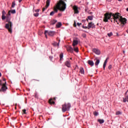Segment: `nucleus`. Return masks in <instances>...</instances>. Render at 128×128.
Instances as JSON below:
<instances>
[{
  "label": "nucleus",
  "instance_id": "f257e3e1",
  "mask_svg": "<svg viewBox=\"0 0 128 128\" xmlns=\"http://www.w3.org/2000/svg\"><path fill=\"white\" fill-rule=\"evenodd\" d=\"M108 20H111V22H120V26L124 27V25L126 24V19L120 16L119 12L112 14V12H106L104 14V18H103V22H107Z\"/></svg>",
  "mask_w": 128,
  "mask_h": 128
},
{
  "label": "nucleus",
  "instance_id": "f03ea898",
  "mask_svg": "<svg viewBox=\"0 0 128 128\" xmlns=\"http://www.w3.org/2000/svg\"><path fill=\"white\" fill-rule=\"evenodd\" d=\"M65 2L66 0H60L56 4V6H54V10L50 13V16H53L55 13L58 12V10L60 12H64L66 10V4Z\"/></svg>",
  "mask_w": 128,
  "mask_h": 128
},
{
  "label": "nucleus",
  "instance_id": "7ed1b4c3",
  "mask_svg": "<svg viewBox=\"0 0 128 128\" xmlns=\"http://www.w3.org/2000/svg\"><path fill=\"white\" fill-rule=\"evenodd\" d=\"M10 14H6V22H8V24H6V28L8 30V32H10V34H12V24L10 21Z\"/></svg>",
  "mask_w": 128,
  "mask_h": 128
},
{
  "label": "nucleus",
  "instance_id": "20e7f679",
  "mask_svg": "<svg viewBox=\"0 0 128 128\" xmlns=\"http://www.w3.org/2000/svg\"><path fill=\"white\" fill-rule=\"evenodd\" d=\"M70 108H71V104L70 103L65 104L62 105V112H65L66 111H69Z\"/></svg>",
  "mask_w": 128,
  "mask_h": 128
},
{
  "label": "nucleus",
  "instance_id": "39448f33",
  "mask_svg": "<svg viewBox=\"0 0 128 128\" xmlns=\"http://www.w3.org/2000/svg\"><path fill=\"white\" fill-rule=\"evenodd\" d=\"M6 84V82H4V83L3 84H0V86H2L1 89H0V92H4L8 90V87Z\"/></svg>",
  "mask_w": 128,
  "mask_h": 128
},
{
  "label": "nucleus",
  "instance_id": "423d86ee",
  "mask_svg": "<svg viewBox=\"0 0 128 128\" xmlns=\"http://www.w3.org/2000/svg\"><path fill=\"white\" fill-rule=\"evenodd\" d=\"M46 34H48V36H54V31H50L49 32H48V30L44 31V34L46 35Z\"/></svg>",
  "mask_w": 128,
  "mask_h": 128
},
{
  "label": "nucleus",
  "instance_id": "0eeeda50",
  "mask_svg": "<svg viewBox=\"0 0 128 128\" xmlns=\"http://www.w3.org/2000/svg\"><path fill=\"white\" fill-rule=\"evenodd\" d=\"M51 0H46V7L45 8H43L42 11L43 12H44V10H46V8H48L49 6L50 5V2Z\"/></svg>",
  "mask_w": 128,
  "mask_h": 128
},
{
  "label": "nucleus",
  "instance_id": "6e6552de",
  "mask_svg": "<svg viewBox=\"0 0 128 128\" xmlns=\"http://www.w3.org/2000/svg\"><path fill=\"white\" fill-rule=\"evenodd\" d=\"M92 52L97 55H99L100 54L99 49L98 48L92 49Z\"/></svg>",
  "mask_w": 128,
  "mask_h": 128
},
{
  "label": "nucleus",
  "instance_id": "1a4fd4ad",
  "mask_svg": "<svg viewBox=\"0 0 128 128\" xmlns=\"http://www.w3.org/2000/svg\"><path fill=\"white\" fill-rule=\"evenodd\" d=\"M88 30L90 29V28H96V26H94V24L92 22H91L88 23Z\"/></svg>",
  "mask_w": 128,
  "mask_h": 128
},
{
  "label": "nucleus",
  "instance_id": "9d476101",
  "mask_svg": "<svg viewBox=\"0 0 128 128\" xmlns=\"http://www.w3.org/2000/svg\"><path fill=\"white\" fill-rule=\"evenodd\" d=\"M72 9L74 11V14H78V7L76 6H74L72 7Z\"/></svg>",
  "mask_w": 128,
  "mask_h": 128
},
{
  "label": "nucleus",
  "instance_id": "9b49d317",
  "mask_svg": "<svg viewBox=\"0 0 128 128\" xmlns=\"http://www.w3.org/2000/svg\"><path fill=\"white\" fill-rule=\"evenodd\" d=\"M77 44H78V38H76L74 40V41L72 42V46H75Z\"/></svg>",
  "mask_w": 128,
  "mask_h": 128
},
{
  "label": "nucleus",
  "instance_id": "f8f14e48",
  "mask_svg": "<svg viewBox=\"0 0 128 128\" xmlns=\"http://www.w3.org/2000/svg\"><path fill=\"white\" fill-rule=\"evenodd\" d=\"M56 99V98L55 97L54 98V99L52 98H50V99L48 101V102H49V104H54V102L52 101V100H55Z\"/></svg>",
  "mask_w": 128,
  "mask_h": 128
},
{
  "label": "nucleus",
  "instance_id": "ddd939ff",
  "mask_svg": "<svg viewBox=\"0 0 128 128\" xmlns=\"http://www.w3.org/2000/svg\"><path fill=\"white\" fill-rule=\"evenodd\" d=\"M66 50L68 52H74V49L72 48L71 46H68L66 47Z\"/></svg>",
  "mask_w": 128,
  "mask_h": 128
},
{
  "label": "nucleus",
  "instance_id": "4468645a",
  "mask_svg": "<svg viewBox=\"0 0 128 128\" xmlns=\"http://www.w3.org/2000/svg\"><path fill=\"white\" fill-rule=\"evenodd\" d=\"M65 66H66V67H68V68L71 67V64H70V60L66 61Z\"/></svg>",
  "mask_w": 128,
  "mask_h": 128
},
{
  "label": "nucleus",
  "instance_id": "2eb2a0df",
  "mask_svg": "<svg viewBox=\"0 0 128 128\" xmlns=\"http://www.w3.org/2000/svg\"><path fill=\"white\" fill-rule=\"evenodd\" d=\"M6 14V13L4 10H3V11H2V20H6V16H5Z\"/></svg>",
  "mask_w": 128,
  "mask_h": 128
},
{
  "label": "nucleus",
  "instance_id": "dca6fc26",
  "mask_svg": "<svg viewBox=\"0 0 128 128\" xmlns=\"http://www.w3.org/2000/svg\"><path fill=\"white\" fill-rule=\"evenodd\" d=\"M88 64H89V66H94V65H95V64L94 63V62H92V60H88Z\"/></svg>",
  "mask_w": 128,
  "mask_h": 128
},
{
  "label": "nucleus",
  "instance_id": "f3484780",
  "mask_svg": "<svg viewBox=\"0 0 128 128\" xmlns=\"http://www.w3.org/2000/svg\"><path fill=\"white\" fill-rule=\"evenodd\" d=\"M108 58H106L105 61L104 62V64H103V69L105 70V68H106V63L108 62Z\"/></svg>",
  "mask_w": 128,
  "mask_h": 128
},
{
  "label": "nucleus",
  "instance_id": "a211bd4d",
  "mask_svg": "<svg viewBox=\"0 0 128 128\" xmlns=\"http://www.w3.org/2000/svg\"><path fill=\"white\" fill-rule=\"evenodd\" d=\"M10 13L14 14L16 13V11L15 10H10L8 12V13H7V14L10 15Z\"/></svg>",
  "mask_w": 128,
  "mask_h": 128
},
{
  "label": "nucleus",
  "instance_id": "6ab92c4d",
  "mask_svg": "<svg viewBox=\"0 0 128 128\" xmlns=\"http://www.w3.org/2000/svg\"><path fill=\"white\" fill-rule=\"evenodd\" d=\"M95 61V66H98V65H99V63H100V60L99 59H97V58L94 59Z\"/></svg>",
  "mask_w": 128,
  "mask_h": 128
},
{
  "label": "nucleus",
  "instance_id": "aec40b11",
  "mask_svg": "<svg viewBox=\"0 0 128 128\" xmlns=\"http://www.w3.org/2000/svg\"><path fill=\"white\" fill-rule=\"evenodd\" d=\"M60 40H58V42L57 43L56 42H54V43H52V46H54V47H56V46H58V44H60Z\"/></svg>",
  "mask_w": 128,
  "mask_h": 128
},
{
  "label": "nucleus",
  "instance_id": "412c9836",
  "mask_svg": "<svg viewBox=\"0 0 128 128\" xmlns=\"http://www.w3.org/2000/svg\"><path fill=\"white\" fill-rule=\"evenodd\" d=\"M128 102V96H125V98H123V102Z\"/></svg>",
  "mask_w": 128,
  "mask_h": 128
},
{
  "label": "nucleus",
  "instance_id": "4be33fe9",
  "mask_svg": "<svg viewBox=\"0 0 128 128\" xmlns=\"http://www.w3.org/2000/svg\"><path fill=\"white\" fill-rule=\"evenodd\" d=\"M97 121L99 122L100 124H102L104 123V120L102 119H98Z\"/></svg>",
  "mask_w": 128,
  "mask_h": 128
},
{
  "label": "nucleus",
  "instance_id": "5701e85b",
  "mask_svg": "<svg viewBox=\"0 0 128 128\" xmlns=\"http://www.w3.org/2000/svg\"><path fill=\"white\" fill-rule=\"evenodd\" d=\"M62 26V22H58L57 24H56V28H60Z\"/></svg>",
  "mask_w": 128,
  "mask_h": 128
},
{
  "label": "nucleus",
  "instance_id": "b1692460",
  "mask_svg": "<svg viewBox=\"0 0 128 128\" xmlns=\"http://www.w3.org/2000/svg\"><path fill=\"white\" fill-rule=\"evenodd\" d=\"M80 74H84V70L82 68H80Z\"/></svg>",
  "mask_w": 128,
  "mask_h": 128
},
{
  "label": "nucleus",
  "instance_id": "393cba45",
  "mask_svg": "<svg viewBox=\"0 0 128 128\" xmlns=\"http://www.w3.org/2000/svg\"><path fill=\"white\" fill-rule=\"evenodd\" d=\"M122 114V112H120V111H118V112H116V116H119V115H120Z\"/></svg>",
  "mask_w": 128,
  "mask_h": 128
},
{
  "label": "nucleus",
  "instance_id": "a878e982",
  "mask_svg": "<svg viewBox=\"0 0 128 128\" xmlns=\"http://www.w3.org/2000/svg\"><path fill=\"white\" fill-rule=\"evenodd\" d=\"M56 22H57V20H54L52 21L51 22V24L54 25Z\"/></svg>",
  "mask_w": 128,
  "mask_h": 128
},
{
  "label": "nucleus",
  "instance_id": "bb28decb",
  "mask_svg": "<svg viewBox=\"0 0 128 128\" xmlns=\"http://www.w3.org/2000/svg\"><path fill=\"white\" fill-rule=\"evenodd\" d=\"M74 50L75 52H78V47H74Z\"/></svg>",
  "mask_w": 128,
  "mask_h": 128
},
{
  "label": "nucleus",
  "instance_id": "cd10ccee",
  "mask_svg": "<svg viewBox=\"0 0 128 128\" xmlns=\"http://www.w3.org/2000/svg\"><path fill=\"white\" fill-rule=\"evenodd\" d=\"M60 60H62L63 58V53H61L60 54Z\"/></svg>",
  "mask_w": 128,
  "mask_h": 128
},
{
  "label": "nucleus",
  "instance_id": "c85d7f7f",
  "mask_svg": "<svg viewBox=\"0 0 128 128\" xmlns=\"http://www.w3.org/2000/svg\"><path fill=\"white\" fill-rule=\"evenodd\" d=\"M88 20H92V16H88Z\"/></svg>",
  "mask_w": 128,
  "mask_h": 128
},
{
  "label": "nucleus",
  "instance_id": "c756f323",
  "mask_svg": "<svg viewBox=\"0 0 128 128\" xmlns=\"http://www.w3.org/2000/svg\"><path fill=\"white\" fill-rule=\"evenodd\" d=\"M94 116H98V115H99V114L98 112H94Z\"/></svg>",
  "mask_w": 128,
  "mask_h": 128
},
{
  "label": "nucleus",
  "instance_id": "7c9ffc66",
  "mask_svg": "<svg viewBox=\"0 0 128 128\" xmlns=\"http://www.w3.org/2000/svg\"><path fill=\"white\" fill-rule=\"evenodd\" d=\"M22 112H23V113H22V114H26V110L24 109V110H22Z\"/></svg>",
  "mask_w": 128,
  "mask_h": 128
},
{
  "label": "nucleus",
  "instance_id": "2f4dec72",
  "mask_svg": "<svg viewBox=\"0 0 128 128\" xmlns=\"http://www.w3.org/2000/svg\"><path fill=\"white\" fill-rule=\"evenodd\" d=\"M112 36V32H110L108 34V37H111Z\"/></svg>",
  "mask_w": 128,
  "mask_h": 128
},
{
  "label": "nucleus",
  "instance_id": "473e14b6",
  "mask_svg": "<svg viewBox=\"0 0 128 128\" xmlns=\"http://www.w3.org/2000/svg\"><path fill=\"white\" fill-rule=\"evenodd\" d=\"M38 14H39L38 13H35V14H34V16L35 17H37V16H38Z\"/></svg>",
  "mask_w": 128,
  "mask_h": 128
},
{
  "label": "nucleus",
  "instance_id": "72a5a7b5",
  "mask_svg": "<svg viewBox=\"0 0 128 128\" xmlns=\"http://www.w3.org/2000/svg\"><path fill=\"white\" fill-rule=\"evenodd\" d=\"M15 6V3L14 2H12V8H14Z\"/></svg>",
  "mask_w": 128,
  "mask_h": 128
},
{
  "label": "nucleus",
  "instance_id": "f704fd0d",
  "mask_svg": "<svg viewBox=\"0 0 128 128\" xmlns=\"http://www.w3.org/2000/svg\"><path fill=\"white\" fill-rule=\"evenodd\" d=\"M82 28H84V29H88V26H82Z\"/></svg>",
  "mask_w": 128,
  "mask_h": 128
},
{
  "label": "nucleus",
  "instance_id": "c9c22d12",
  "mask_svg": "<svg viewBox=\"0 0 128 128\" xmlns=\"http://www.w3.org/2000/svg\"><path fill=\"white\" fill-rule=\"evenodd\" d=\"M82 25V23H77V26H80Z\"/></svg>",
  "mask_w": 128,
  "mask_h": 128
},
{
  "label": "nucleus",
  "instance_id": "e433bc0d",
  "mask_svg": "<svg viewBox=\"0 0 128 128\" xmlns=\"http://www.w3.org/2000/svg\"><path fill=\"white\" fill-rule=\"evenodd\" d=\"M112 65L109 66H108V69H109V70H110V69H112Z\"/></svg>",
  "mask_w": 128,
  "mask_h": 128
},
{
  "label": "nucleus",
  "instance_id": "4c0bfd02",
  "mask_svg": "<svg viewBox=\"0 0 128 128\" xmlns=\"http://www.w3.org/2000/svg\"><path fill=\"white\" fill-rule=\"evenodd\" d=\"M74 27L76 28V21H74Z\"/></svg>",
  "mask_w": 128,
  "mask_h": 128
},
{
  "label": "nucleus",
  "instance_id": "58836bf2",
  "mask_svg": "<svg viewBox=\"0 0 128 128\" xmlns=\"http://www.w3.org/2000/svg\"><path fill=\"white\" fill-rule=\"evenodd\" d=\"M40 12V10L38 9L35 10V12Z\"/></svg>",
  "mask_w": 128,
  "mask_h": 128
},
{
  "label": "nucleus",
  "instance_id": "ea45409f",
  "mask_svg": "<svg viewBox=\"0 0 128 128\" xmlns=\"http://www.w3.org/2000/svg\"><path fill=\"white\" fill-rule=\"evenodd\" d=\"M111 1H112V0H106V2H111Z\"/></svg>",
  "mask_w": 128,
  "mask_h": 128
},
{
  "label": "nucleus",
  "instance_id": "a19ab883",
  "mask_svg": "<svg viewBox=\"0 0 128 128\" xmlns=\"http://www.w3.org/2000/svg\"><path fill=\"white\" fill-rule=\"evenodd\" d=\"M35 98H38V94H35Z\"/></svg>",
  "mask_w": 128,
  "mask_h": 128
},
{
  "label": "nucleus",
  "instance_id": "79ce46f5",
  "mask_svg": "<svg viewBox=\"0 0 128 128\" xmlns=\"http://www.w3.org/2000/svg\"><path fill=\"white\" fill-rule=\"evenodd\" d=\"M58 16H62V14H58Z\"/></svg>",
  "mask_w": 128,
  "mask_h": 128
},
{
  "label": "nucleus",
  "instance_id": "37998d69",
  "mask_svg": "<svg viewBox=\"0 0 128 128\" xmlns=\"http://www.w3.org/2000/svg\"><path fill=\"white\" fill-rule=\"evenodd\" d=\"M22 0H18V2L20 3Z\"/></svg>",
  "mask_w": 128,
  "mask_h": 128
},
{
  "label": "nucleus",
  "instance_id": "c03bdc74",
  "mask_svg": "<svg viewBox=\"0 0 128 128\" xmlns=\"http://www.w3.org/2000/svg\"><path fill=\"white\" fill-rule=\"evenodd\" d=\"M3 81L6 82V78H3Z\"/></svg>",
  "mask_w": 128,
  "mask_h": 128
},
{
  "label": "nucleus",
  "instance_id": "a18cd8bd",
  "mask_svg": "<svg viewBox=\"0 0 128 128\" xmlns=\"http://www.w3.org/2000/svg\"><path fill=\"white\" fill-rule=\"evenodd\" d=\"M44 36H46V38H48V36H46V34H44Z\"/></svg>",
  "mask_w": 128,
  "mask_h": 128
},
{
  "label": "nucleus",
  "instance_id": "49530a36",
  "mask_svg": "<svg viewBox=\"0 0 128 128\" xmlns=\"http://www.w3.org/2000/svg\"><path fill=\"white\" fill-rule=\"evenodd\" d=\"M126 12H128V8H126Z\"/></svg>",
  "mask_w": 128,
  "mask_h": 128
},
{
  "label": "nucleus",
  "instance_id": "de8ad7c7",
  "mask_svg": "<svg viewBox=\"0 0 128 128\" xmlns=\"http://www.w3.org/2000/svg\"><path fill=\"white\" fill-rule=\"evenodd\" d=\"M118 0V1H119V2H122V0Z\"/></svg>",
  "mask_w": 128,
  "mask_h": 128
},
{
  "label": "nucleus",
  "instance_id": "09e8293b",
  "mask_svg": "<svg viewBox=\"0 0 128 128\" xmlns=\"http://www.w3.org/2000/svg\"><path fill=\"white\" fill-rule=\"evenodd\" d=\"M126 93H128V91L125 93V95H126Z\"/></svg>",
  "mask_w": 128,
  "mask_h": 128
},
{
  "label": "nucleus",
  "instance_id": "8fccbe9b",
  "mask_svg": "<svg viewBox=\"0 0 128 128\" xmlns=\"http://www.w3.org/2000/svg\"><path fill=\"white\" fill-rule=\"evenodd\" d=\"M126 33H128V30H126Z\"/></svg>",
  "mask_w": 128,
  "mask_h": 128
},
{
  "label": "nucleus",
  "instance_id": "3c124183",
  "mask_svg": "<svg viewBox=\"0 0 128 128\" xmlns=\"http://www.w3.org/2000/svg\"><path fill=\"white\" fill-rule=\"evenodd\" d=\"M1 76H2V75H1V73L0 72V77H1Z\"/></svg>",
  "mask_w": 128,
  "mask_h": 128
},
{
  "label": "nucleus",
  "instance_id": "603ef678",
  "mask_svg": "<svg viewBox=\"0 0 128 128\" xmlns=\"http://www.w3.org/2000/svg\"><path fill=\"white\" fill-rule=\"evenodd\" d=\"M99 25V24H97V26H98Z\"/></svg>",
  "mask_w": 128,
  "mask_h": 128
},
{
  "label": "nucleus",
  "instance_id": "864d4df0",
  "mask_svg": "<svg viewBox=\"0 0 128 128\" xmlns=\"http://www.w3.org/2000/svg\"><path fill=\"white\" fill-rule=\"evenodd\" d=\"M117 24H119V22H117Z\"/></svg>",
  "mask_w": 128,
  "mask_h": 128
},
{
  "label": "nucleus",
  "instance_id": "5fc2aeb1",
  "mask_svg": "<svg viewBox=\"0 0 128 128\" xmlns=\"http://www.w3.org/2000/svg\"><path fill=\"white\" fill-rule=\"evenodd\" d=\"M70 60H72V58H70Z\"/></svg>",
  "mask_w": 128,
  "mask_h": 128
},
{
  "label": "nucleus",
  "instance_id": "6e6d98bb",
  "mask_svg": "<svg viewBox=\"0 0 128 128\" xmlns=\"http://www.w3.org/2000/svg\"><path fill=\"white\" fill-rule=\"evenodd\" d=\"M38 1H40V0H37Z\"/></svg>",
  "mask_w": 128,
  "mask_h": 128
}]
</instances>
